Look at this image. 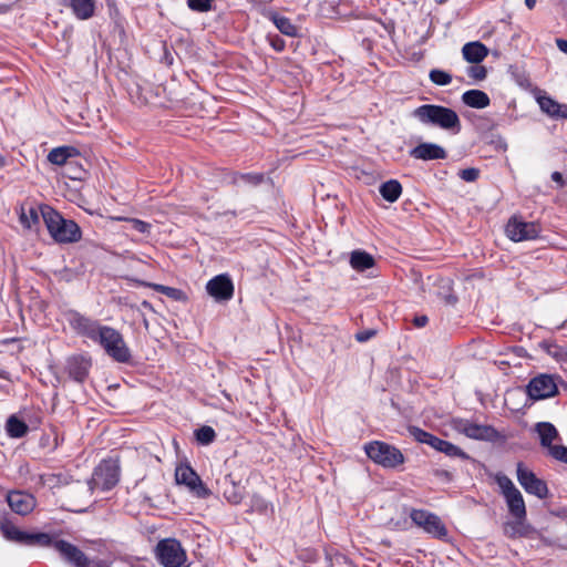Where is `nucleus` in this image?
<instances>
[{
	"instance_id": "1",
	"label": "nucleus",
	"mask_w": 567,
	"mask_h": 567,
	"mask_svg": "<svg viewBox=\"0 0 567 567\" xmlns=\"http://www.w3.org/2000/svg\"><path fill=\"white\" fill-rule=\"evenodd\" d=\"M70 327L80 336L102 347L105 353L118 363L130 362L132 354L122 333L110 326L87 318L78 311L68 315Z\"/></svg>"
},
{
	"instance_id": "2",
	"label": "nucleus",
	"mask_w": 567,
	"mask_h": 567,
	"mask_svg": "<svg viewBox=\"0 0 567 567\" xmlns=\"http://www.w3.org/2000/svg\"><path fill=\"white\" fill-rule=\"evenodd\" d=\"M41 216L51 237L59 244L78 243L82 237L80 226L72 219H65L50 206L41 207Z\"/></svg>"
},
{
	"instance_id": "3",
	"label": "nucleus",
	"mask_w": 567,
	"mask_h": 567,
	"mask_svg": "<svg viewBox=\"0 0 567 567\" xmlns=\"http://www.w3.org/2000/svg\"><path fill=\"white\" fill-rule=\"evenodd\" d=\"M412 116L424 125L436 126L454 134L461 131L457 113L443 105L423 104L413 110Z\"/></svg>"
},
{
	"instance_id": "4",
	"label": "nucleus",
	"mask_w": 567,
	"mask_h": 567,
	"mask_svg": "<svg viewBox=\"0 0 567 567\" xmlns=\"http://www.w3.org/2000/svg\"><path fill=\"white\" fill-rule=\"evenodd\" d=\"M364 451L370 460L385 468H394L405 461L399 449L380 441L365 444Z\"/></svg>"
},
{
	"instance_id": "5",
	"label": "nucleus",
	"mask_w": 567,
	"mask_h": 567,
	"mask_svg": "<svg viewBox=\"0 0 567 567\" xmlns=\"http://www.w3.org/2000/svg\"><path fill=\"white\" fill-rule=\"evenodd\" d=\"M559 383L564 384L559 375L539 373L529 380L526 392L533 401L550 399L558 394Z\"/></svg>"
},
{
	"instance_id": "6",
	"label": "nucleus",
	"mask_w": 567,
	"mask_h": 567,
	"mask_svg": "<svg viewBox=\"0 0 567 567\" xmlns=\"http://www.w3.org/2000/svg\"><path fill=\"white\" fill-rule=\"evenodd\" d=\"M496 483L502 489L509 514L518 520H526V506L519 489L512 480L504 474H497Z\"/></svg>"
},
{
	"instance_id": "7",
	"label": "nucleus",
	"mask_w": 567,
	"mask_h": 567,
	"mask_svg": "<svg viewBox=\"0 0 567 567\" xmlns=\"http://www.w3.org/2000/svg\"><path fill=\"white\" fill-rule=\"evenodd\" d=\"M408 431L416 442L427 444L437 452L444 453L450 457L470 460L467 453L449 441L442 440L417 426H409Z\"/></svg>"
},
{
	"instance_id": "8",
	"label": "nucleus",
	"mask_w": 567,
	"mask_h": 567,
	"mask_svg": "<svg viewBox=\"0 0 567 567\" xmlns=\"http://www.w3.org/2000/svg\"><path fill=\"white\" fill-rule=\"evenodd\" d=\"M156 558L164 567H181L186 561V551L175 538L158 542L155 548Z\"/></svg>"
},
{
	"instance_id": "9",
	"label": "nucleus",
	"mask_w": 567,
	"mask_h": 567,
	"mask_svg": "<svg viewBox=\"0 0 567 567\" xmlns=\"http://www.w3.org/2000/svg\"><path fill=\"white\" fill-rule=\"evenodd\" d=\"M0 530L6 539L22 545L41 547L47 546L50 540V534L28 533L20 530L13 523L8 519L1 522Z\"/></svg>"
},
{
	"instance_id": "10",
	"label": "nucleus",
	"mask_w": 567,
	"mask_h": 567,
	"mask_svg": "<svg viewBox=\"0 0 567 567\" xmlns=\"http://www.w3.org/2000/svg\"><path fill=\"white\" fill-rule=\"evenodd\" d=\"M411 520L426 534L437 539H446L449 532L442 519L434 513L425 509H412Z\"/></svg>"
},
{
	"instance_id": "11",
	"label": "nucleus",
	"mask_w": 567,
	"mask_h": 567,
	"mask_svg": "<svg viewBox=\"0 0 567 567\" xmlns=\"http://www.w3.org/2000/svg\"><path fill=\"white\" fill-rule=\"evenodd\" d=\"M453 427L461 434L480 441L496 442L501 435L492 425L473 423L465 419H456L453 421Z\"/></svg>"
},
{
	"instance_id": "12",
	"label": "nucleus",
	"mask_w": 567,
	"mask_h": 567,
	"mask_svg": "<svg viewBox=\"0 0 567 567\" xmlns=\"http://www.w3.org/2000/svg\"><path fill=\"white\" fill-rule=\"evenodd\" d=\"M118 477V466L112 461H104L94 470L90 487L91 489L110 491L117 484Z\"/></svg>"
},
{
	"instance_id": "13",
	"label": "nucleus",
	"mask_w": 567,
	"mask_h": 567,
	"mask_svg": "<svg viewBox=\"0 0 567 567\" xmlns=\"http://www.w3.org/2000/svg\"><path fill=\"white\" fill-rule=\"evenodd\" d=\"M45 547L54 548L61 558L74 567H87L90 564L86 555L75 545L50 535L49 544Z\"/></svg>"
},
{
	"instance_id": "14",
	"label": "nucleus",
	"mask_w": 567,
	"mask_h": 567,
	"mask_svg": "<svg viewBox=\"0 0 567 567\" xmlns=\"http://www.w3.org/2000/svg\"><path fill=\"white\" fill-rule=\"evenodd\" d=\"M175 480L177 484L187 486L196 497L207 498L212 494L199 475L189 465L177 466L175 470Z\"/></svg>"
},
{
	"instance_id": "15",
	"label": "nucleus",
	"mask_w": 567,
	"mask_h": 567,
	"mask_svg": "<svg viewBox=\"0 0 567 567\" xmlns=\"http://www.w3.org/2000/svg\"><path fill=\"white\" fill-rule=\"evenodd\" d=\"M542 231L539 224L534 221H524L517 217H512L505 228L507 237L513 241L536 239Z\"/></svg>"
},
{
	"instance_id": "16",
	"label": "nucleus",
	"mask_w": 567,
	"mask_h": 567,
	"mask_svg": "<svg viewBox=\"0 0 567 567\" xmlns=\"http://www.w3.org/2000/svg\"><path fill=\"white\" fill-rule=\"evenodd\" d=\"M517 481L526 493L545 498L548 494L547 484L538 478L533 471L527 468L522 462L517 463Z\"/></svg>"
},
{
	"instance_id": "17",
	"label": "nucleus",
	"mask_w": 567,
	"mask_h": 567,
	"mask_svg": "<svg viewBox=\"0 0 567 567\" xmlns=\"http://www.w3.org/2000/svg\"><path fill=\"white\" fill-rule=\"evenodd\" d=\"M207 293L217 302L228 301L234 296V284L229 275H217L206 284Z\"/></svg>"
},
{
	"instance_id": "18",
	"label": "nucleus",
	"mask_w": 567,
	"mask_h": 567,
	"mask_svg": "<svg viewBox=\"0 0 567 567\" xmlns=\"http://www.w3.org/2000/svg\"><path fill=\"white\" fill-rule=\"evenodd\" d=\"M412 158L421 161L445 159L447 152L439 144L423 142L409 151Z\"/></svg>"
},
{
	"instance_id": "19",
	"label": "nucleus",
	"mask_w": 567,
	"mask_h": 567,
	"mask_svg": "<svg viewBox=\"0 0 567 567\" xmlns=\"http://www.w3.org/2000/svg\"><path fill=\"white\" fill-rule=\"evenodd\" d=\"M10 508L22 516L30 514L35 507V498L25 492L13 491L7 496Z\"/></svg>"
},
{
	"instance_id": "20",
	"label": "nucleus",
	"mask_w": 567,
	"mask_h": 567,
	"mask_svg": "<svg viewBox=\"0 0 567 567\" xmlns=\"http://www.w3.org/2000/svg\"><path fill=\"white\" fill-rule=\"evenodd\" d=\"M91 360L84 355H72L66 360L65 369L68 374L74 381L82 383L89 375Z\"/></svg>"
},
{
	"instance_id": "21",
	"label": "nucleus",
	"mask_w": 567,
	"mask_h": 567,
	"mask_svg": "<svg viewBox=\"0 0 567 567\" xmlns=\"http://www.w3.org/2000/svg\"><path fill=\"white\" fill-rule=\"evenodd\" d=\"M218 484L220 485L223 495L228 503L233 505L241 503L245 496V487L235 482L231 474L225 475L221 481H218Z\"/></svg>"
},
{
	"instance_id": "22",
	"label": "nucleus",
	"mask_w": 567,
	"mask_h": 567,
	"mask_svg": "<svg viewBox=\"0 0 567 567\" xmlns=\"http://www.w3.org/2000/svg\"><path fill=\"white\" fill-rule=\"evenodd\" d=\"M79 156V151L73 146H60L51 150L48 161L58 166L71 167Z\"/></svg>"
},
{
	"instance_id": "23",
	"label": "nucleus",
	"mask_w": 567,
	"mask_h": 567,
	"mask_svg": "<svg viewBox=\"0 0 567 567\" xmlns=\"http://www.w3.org/2000/svg\"><path fill=\"white\" fill-rule=\"evenodd\" d=\"M537 103L540 110L555 120H567V104H563L548 95H539Z\"/></svg>"
},
{
	"instance_id": "24",
	"label": "nucleus",
	"mask_w": 567,
	"mask_h": 567,
	"mask_svg": "<svg viewBox=\"0 0 567 567\" xmlns=\"http://www.w3.org/2000/svg\"><path fill=\"white\" fill-rule=\"evenodd\" d=\"M41 207H34L32 205L20 207L19 220L21 225L31 231H38L40 225Z\"/></svg>"
},
{
	"instance_id": "25",
	"label": "nucleus",
	"mask_w": 567,
	"mask_h": 567,
	"mask_svg": "<svg viewBox=\"0 0 567 567\" xmlns=\"http://www.w3.org/2000/svg\"><path fill=\"white\" fill-rule=\"evenodd\" d=\"M535 430L538 433L540 445L547 449L550 455L551 450L556 446L553 442L559 436L557 429L549 422H539L536 424Z\"/></svg>"
},
{
	"instance_id": "26",
	"label": "nucleus",
	"mask_w": 567,
	"mask_h": 567,
	"mask_svg": "<svg viewBox=\"0 0 567 567\" xmlns=\"http://www.w3.org/2000/svg\"><path fill=\"white\" fill-rule=\"evenodd\" d=\"M462 54L467 62L478 64L487 56L488 49L478 41L468 42L463 45Z\"/></svg>"
},
{
	"instance_id": "27",
	"label": "nucleus",
	"mask_w": 567,
	"mask_h": 567,
	"mask_svg": "<svg viewBox=\"0 0 567 567\" xmlns=\"http://www.w3.org/2000/svg\"><path fill=\"white\" fill-rule=\"evenodd\" d=\"M72 475L69 472L44 473L39 475V484L49 488H60L72 482Z\"/></svg>"
},
{
	"instance_id": "28",
	"label": "nucleus",
	"mask_w": 567,
	"mask_h": 567,
	"mask_svg": "<svg viewBox=\"0 0 567 567\" xmlns=\"http://www.w3.org/2000/svg\"><path fill=\"white\" fill-rule=\"evenodd\" d=\"M462 102L474 109L487 107L491 103L488 95L481 90H468L463 93Z\"/></svg>"
},
{
	"instance_id": "29",
	"label": "nucleus",
	"mask_w": 567,
	"mask_h": 567,
	"mask_svg": "<svg viewBox=\"0 0 567 567\" xmlns=\"http://www.w3.org/2000/svg\"><path fill=\"white\" fill-rule=\"evenodd\" d=\"M74 16L80 20H87L94 14L95 0H69Z\"/></svg>"
},
{
	"instance_id": "30",
	"label": "nucleus",
	"mask_w": 567,
	"mask_h": 567,
	"mask_svg": "<svg viewBox=\"0 0 567 567\" xmlns=\"http://www.w3.org/2000/svg\"><path fill=\"white\" fill-rule=\"evenodd\" d=\"M350 265L357 271H364L373 267L374 259L364 250H354L351 252Z\"/></svg>"
},
{
	"instance_id": "31",
	"label": "nucleus",
	"mask_w": 567,
	"mask_h": 567,
	"mask_svg": "<svg viewBox=\"0 0 567 567\" xmlns=\"http://www.w3.org/2000/svg\"><path fill=\"white\" fill-rule=\"evenodd\" d=\"M381 196L389 203H394L402 194V186L396 179H390L380 185Z\"/></svg>"
},
{
	"instance_id": "32",
	"label": "nucleus",
	"mask_w": 567,
	"mask_h": 567,
	"mask_svg": "<svg viewBox=\"0 0 567 567\" xmlns=\"http://www.w3.org/2000/svg\"><path fill=\"white\" fill-rule=\"evenodd\" d=\"M6 430L10 437L20 439L28 433V425L16 415L9 416L6 423Z\"/></svg>"
},
{
	"instance_id": "33",
	"label": "nucleus",
	"mask_w": 567,
	"mask_h": 567,
	"mask_svg": "<svg viewBox=\"0 0 567 567\" xmlns=\"http://www.w3.org/2000/svg\"><path fill=\"white\" fill-rule=\"evenodd\" d=\"M272 22L277 27V29L285 35L288 37H296L298 33L297 27L291 23L290 19L279 16V14H272L271 17Z\"/></svg>"
},
{
	"instance_id": "34",
	"label": "nucleus",
	"mask_w": 567,
	"mask_h": 567,
	"mask_svg": "<svg viewBox=\"0 0 567 567\" xmlns=\"http://www.w3.org/2000/svg\"><path fill=\"white\" fill-rule=\"evenodd\" d=\"M196 441L202 445H209L216 439V432L212 426L203 425L195 431Z\"/></svg>"
},
{
	"instance_id": "35",
	"label": "nucleus",
	"mask_w": 567,
	"mask_h": 567,
	"mask_svg": "<svg viewBox=\"0 0 567 567\" xmlns=\"http://www.w3.org/2000/svg\"><path fill=\"white\" fill-rule=\"evenodd\" d=\"M429 78L435 85L439 86H446L452 83V75L440 69L431 70Z\"/></svg>"
},
{
	"instance_id": "36",
	"label": "nucleus",
	"mask_w": 567,
	"mask_h": 567,
	"mask_svg": "<svg viewBox=\"0 0 567 567\" xmlns=\"http://www.w3.org/2000/svg\"><path fill=\"white\" fill-rule=\"evenodd\" d=\"M150 286L153 287V289H155L156 291L162 292L163 295H165L174 300H179L184 296L183 291L177 288L163 286V285H158V284H153Z\"/></svg>"
},
{
	"instance_id": "37",
	"label": "nucleus",
	"mask_w": 567,
	"mask_h": 567,
	"mask_svg": "<svg viewBox=\"0 0 567 567\" xmlns=\"http://www.w3.org/2000/svg\"><path fill=\"white\" fill-rule=\"evenodd\" d=\"M524 522L516 519L515 522L506 523L504 526L505 534L509 537L523 536L522 526Z\"/></svg>"
},
{
	"instance_id": "38",
	"label": "nucleus",
	"mask_w": 567,
	"mask_h": 567,
	"mask_svg": "<svg viewBox=\"0 0 567 567\" xmlns=\"http://www.w3.org/2000/svg\"><path fill=\"white\" fill-rule=\"evenodd\" d=\"M214 0H187V6L190 10L197 12H207L212 9Z\"/></svg>"
},
{
	"instance_id": "39",
	"label": "nucleus",
	"mask_w": 567,
	"mask_h": 567,
	"mask_svg": "<svg viewBox=\"0 0 567 567\" xmlns=\"http://www.w3.org/2000/svg\"><path fill=\"white\" fill-rule=\"evenodd\" d=\"M467 75L475 81H483L487 75V70L483 65H472L467 69Z\"/></svg>"
},
{
	"instance_id": "40",
	"label": "nucleus",
	"mask_w": 567,
	"mask_h": 567,
	"mask_svg": "<svg viewBox=\"0 0 567 567\" xmlns=\"http://www.w3.org/2000/svg\"><path fill=\"white\" fill-rule=\"evenodd\" d=\"M458 176L465 182H475L480 176V171L474 167L460 171Z\"/></svg>"
},
{
	"instance_id": "41",
	"label": "nucleus",
	"mask_w": 567,
	"mask_h": 567,
	"mask_svg": "<svg viewBox=\"0 0 567 567\" xmlns=\"http://www.w3.org/2000/svg\"><path fill=\"white\" fill-rule=\"evenodd\" d=\"M128 223L131 224L132 229L138 233L145 234L150 231L151 225L146 221L136 218H131L128 219Z\"/></svg>"
},
{
	"instance_id": "42",
	"label": "nucleus",
	"mask_w": 567,
	"mask_h": 567,
	"mask_svg": "<svg viewBox=\"0 0 567 567\" xmlns=\"http://www.w3.org/2000/svg\"><path fill=\"white\" fill-rule=\"evenodd\" d=\"M550 456L557 461L567 463V447L564 445L555 446Z\"/></svg>"
},
{
	"instance_id": "43",
	"label": "nucleus",
	"mask_w": 567,
	"mask_h": 567,
	"mask_svg": "<svg viewBox=\"0 0 567 567\" xmlns=\"http://www.w3.org/2000/svg\"><path fill=\"white\" fill-rule=\"evenodd\" d=\"M66 171H68V176L71 179H82V177L85 173L81 166H78L76 161L71 167H66Z\"/></svg>"
},
{
	"instance_id": "44",
	"label": "nucleus",
	"mask_w": 567,
	"mask_h": 567,
	"mask_svg": "<svg viewBox=\"0 0 567 567\" xmlns=\"http://www.w3.org/2000/svg\"><path fill=\"white\" fill-rule=\"evenodd\" d=\"M251 507L254 511L262 513L267 511L268 505L261 497L256 496L252 498Z\"/></svg>"
},
{
	"instance_id": "45",
	"label": "nucleus",
	"mask_w": 567,
	"mask_h": 567,
	"mask_svg": "<svg viewBox=\"0 0 567 567\" xmlns=\"http://www.w3.org/2000/svg\"><path fill=\"white\" fill-rule=\"evenodd\" d=\"M375 336V330H364L355 334V340L359 342H365Z\"/></svg>"
},
{
	"instance_id": "46",
	"label": "nucleus",
	"mask_w": 567,
	"mask_h": 567,
	"mask_svg": "<svg viewBox=\"0 0 567 567\" xmlns=\"http://www.w3.org/2000/svg\"><path fill=\"white\" fill-rule=\"evenodd\" d=\"M433 474L435 477L446 483L451 482L453 478L452 474L446 470H435Z\"/></svg>"
},
{
	"instance_id": "47",
	"label": "nucleus",
	"mask_w": 567,
	"mask_h": 567,
	"mask_svg": "<svg viewBox=\"0 0 567 567\" xmlns=\"http://www.w3.org/2000/svg\"><path fill=\"white\" fill-rule=\"evenodd\" d=\"M271 47L276 50V51H282L284 48H285V41L280 38H276L271 41Z\"/></svg>"
},
{
	"instance_id": "48",
	"label": "nucleus",
	"mask_w": 567,
	"mask_h": 567,
	"mask_svg": "<svg viewBox=\"0 0 567 567\" xmlns=\"http://www.w3.org/2000/svg\"><path fill=\"white\" fill-rule=\"evenodd\" d=\"M551 179L557 183L560 187L565 185V181L563 178V175L559 172H554L551 174Z\"/></svg>"
},
{
	"instance_id": "49",
	"label": "nucleus",
	"mask_w": 567,
	"mask_h": 567,
	"mask_svg": "<svg viewBox=\"0 0 567 567\" xmlns=\"http://www.w3.org/2000/svg\"><path fill=\"white\" fill-rule=\"evenodd\" d=\"M556 45L561 52L567 54V40L558 38L556 39Z\"/></svg>"
},
{
	"instance_id": "50",
	"label": "nucleus",
	"mask_w": 567,
	"mask_h": 567,
	"mask_svg": "<svg viewBox=\"0 0 567 567\" xmlns=\"http://www.w3.org/2000/svg\"><path fill=\"white\" fill-rule=\"evenodd\" d=\"M247 181L251 182L252 184H259L262 181V175H246L244 176Z\"/></svg>"
},
{
	"instance_id": "51",
	"label": "nucleus",
	"mask_w": 567,
	"mask_h": 567,
	"mask_svg": "<svg viewBox=\"0 0 567 567\" xmlns=\"http://www.w3.org/2000/svg\"><path fill=\"white\" fill-rule=\"evenodd\" d=\"M427 323V317L426 316H420L414 319V324L416 327H424Z\"/></svg>"
},
{
	"instance_id": "52",
	"label": "nucleus",
	"mask_w": 567,
	"mask_h": 567,
	"mask_svg": "<svg viewBox=\"0 0 567 567\" xmlns=\"http://www.w3.org/2000/svg\"><path fill=\"white\" fill-rule=\"evenodd\" d=\"M525 4L529 10H532L536 6V0H525Z\"/></svg>"
},
{
	"instance_id": "53",
	"label": "nucleus",
	"mask_w": 567,
	"mask_h": 567,
	"mask_svg": "<svg viewBox=\"0 0 567 567\" xmlns=\"http://www.w3.org/2000/svg\"><path fill=\"white\" fill-rule=\"evenodd\" d=\"M141 307L144 308V309L152 310V311L154 310L153 306L147 300L142 301Z\"/></svg>"
},
{
	"instance_id": "54",
	"label": "nucleus",
	"mask_w": 567,
	"mask_h": 567,
	"mask_svg": "<svg viewBox=\"0 0 567 567\" xmlns=\"http://www.w3.org/2000/svg\"><path fill=\"white\" fill-rule=\"evenodd\" d=\"M0 378L8 380V372L7 371H0Z\"/></svg>"
},
{
	"instance_id": "55",
	"label": "nucleus",
	"mask_w": 567,
	"mask_h": 567,
	"mask_svg": "<svg viewBox=\"0 0 567 567\" xmlns=\"http://www.w3.org/2000/svg\"><path fill=\"white\" fill-rule=\"evenodd\" d=\"M4 157L0 155V167L4 166Z\"/></svg>"
},
{
	"instance_id": "56",
	"label": "nucleus",
	"mask_w": 567,
	"mask_h": 567,
	"mask_svg": "<svg viewBox=\"0 0 567 567\" xmlns=\"http://www.w3.org/2000/svg\"><path fill=\"white\" fill-rule=\"evenodd\" d=\"M143 323H144L145 328L148 327V322H147V320L145 318L143 319Z\"/></svg>"
},
{
	"instance_id": "57",
	"label": "nucleus",
	"mask_w": 567,
	"mask_h": 567,
	"mask_svg": "<svg viewBox=\"0 0 567 567\" xmlns=\"http://www.w3.org/2000/svg\"><path fill=\"white\" fill-rule=\"evenodd\" d=\"M249 2H256L257 0H248Z\"/></svg>"
},
{
	"instance_id": "58",
	"label": "nucleus",
	"mask_w": 567,
	"mask_h": 567,
	"mask_svg": "<svg viewBox=\"0 0 567 567\" xmlns=\"http://www.w3.org/2000/svg\"><path fill=\"white\" fill-rule=\"evenodd\" d=\"M566 360H567V351H566Z\"/></svg>"
}]
</instances>
